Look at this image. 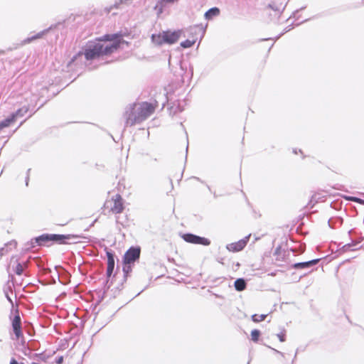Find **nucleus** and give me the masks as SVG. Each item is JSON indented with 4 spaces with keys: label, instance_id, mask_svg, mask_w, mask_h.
I'll use <instances>...</instances> for the list:
<instances>
[{
    "label": "nucleus",
    "instance_id": "nucleus-16",
    "mask_svg": "<svg viewBox=\"0 0 364 364\" xmlns=\"http://www.w3.org/2000/svg\"><path fill=\"white\" fill-rule=\"evenodd\" d=\"M196 43V40H189L187 39L181 43V47L184 48H188L192 47Z\"/></svg>",
    "mask_w": 364,
    "mask_h": 364
},
{
    "label": "nucleus",
    "instance_id": "nucleus-27",
    "mask_svg": "<svg viewBox=\"0 0 364 364\" xmlns=\"http://www.w3.org/2000/svg\"><path fill=\"white\" fill-rule=\"evenodd\" d=\"M10 364H21V363H18L15 359H12L11 361L10 362Z\"/></svg>",
    "mask_w": 364,
    "mask_h": 364
},
{
    "label": "nucleus",
    "instance_id": "nucleus-14",
    "mask_svg": "<svg viewBox=\"0 0 364 364\" xmlns=\"http://www.w3.org/2000/svg\"><path fill=\"white\" fill-rule=\"evenodd\" d=\"M219 14H220V10L218 8L214 7V8L209 9L205 14V16L207 19H210L213 16H216L219 15Z\"/></svg>",
    "mask_w": 364,
    "mask_h": 364
},
{
    "label": "nucleus",
    "instance_id": "nucleus-7",
    "mask_svg": "<svg viewBox=\"0 0 364 364\" xmlns=\"http://www.w3.org/2000/svg\"><path fill=\"white\" fill-rule=\"evenodd\" d=\"M182 238L186 242L195 245L208 246L210 244V240L209 239L206 237H200L191 233L183 234L182 235Z\"/></svg>",
    "mask_w": 364,
    "mask_h": 364
},
{
    "label": "nucleus",
    "instance_id": "nucleus-10",
    "mask_svg": "<svg viewBox=\"0 0 364 364\" xmlns=\"http://www.w3.org/2000/svg\"><path fill=\"white\" fill-rule=\"evenodd\" d=\"M319 262V259H312L309 262L295 263L292 265L294 269H305L316 264Z\"/></svg>",
    "mask_w": 364,
    "mask_h": 364
},
{
    "label": "nucleus",
    "instance_id": "nucleus-4",
    "mask_svg": "<svg viewBox=\"0 0 364 364\" xmlns=\"http://www.w3.org/2000/svg\"><path fill=\"white\" fill-rule=\"evenodd\" d=\"M182 31H164L157 34H152L151 41L156 46L163 44H173L176 43L181 36Z\"/></svg>",
    "mask_w": 364,
    "mask_h": 364
},
{
    "label": "nucleus",
    "instance_id": "nucleus-8",
    "mask_svg": "<svg viewBox=\"0 0 364 364\" xmlns=\"http://www.w3.org/2000/svg\"><path fill=\"white\" fill-rule=\"evenodd\" d=\"M11 326L13 331L15 334L16 338L19 340L23 338V335L21 328V319L18 314V311H16V314L11 320Z\"/></svg>",
    "mask_w": 364,
    "mask_h": 364
},
{
    "label": "nucleus",
    "instance_id": "nucleus-17",
    "mask_svg": "<svg viewBox=\"0 0 364 364\" xmlns=\"http://www.w3.org/2000/svg\"><path fill=\"white\" fill-rule=\"evenodd\" d=\"M260 336V331L257 329L252 330L251 331V338L252 341L257 342Z\"/></svg>",
    "mask_w": 364,
    "mask_h": 364
},
{
    "label": "nucleus",
    "instance_id": "nucleus-3",
    "mask_svg": "<svg viewBox=\"0 0 364 364\" xmlns=\"http://www.w3.org/2000/svg\"><path fill=\"white\" fill-rule=\"evenodd\" d=\"M79 235H57V234H43L36 239V242L39 245H46L48 242H52L54 243L64 245L71 243L70 241L73 240V242H76L75 240L82 238Z\"/></svg>",
    "mask_w": 364,
    "mask_h": 364
},
{
    "label": "nucleus",
    "instance_id": "nucleus-30",
    "mask_svg": "<svg viewBox=\"0 0 364 364\" xmlns=\"http://www.w3.org/2000/svg\"><path fill=\"white\" fill-rule=\"evenodd\" d=\"M21 364H24L23 363H21Z\"/></svg>",
    "mask_w": 364,
    "mask_h": 364
},
{
    "label": "nucleus",
    "instance_id": "nucleus-11",
    "mask_svg": "<svg viewBox=\"0 0 364 364\" xmlns=\"http://www.w3.org/2000/svg\"><path fill=\"white\" fill-rule=\"evenodd\" d=\"M29 111V106L25 105L18 109L14 113L11 114L14 119L16 120L18 117L24 116Z\"/></svg>",
    "mask_w": 364,
    "mask_h": 364
},
{
    "label": "nucleus",
    "instance_id": "nucleus-29",
    "mask_svg": "<svg viewBox=\"0 0 364 364\" xmlns=\"http://www.w3.org/2000/svg\"><path fill=\"white\" fill-rule=\"evenodd\" d=\"M159 14H161V13H162V8H161V7L159 8Z\"/></svg>",
    "mask_w": 364,
    "mask_h": 364
},
{
    "label": "nucleus",
    "instance_id": "nucleus-2",
    "mask_svg": "<svg viewBox=\"0 0 364 364\" xmlns=\"http://www.w3.org/2000/svg\"><path fill=\"white\" fill-rule=\"evenodd\" d=\"M158 107L159 103L156 100L151 102H142L134 105L126 112L127 124L132 127L143 122L151 116Z\"/></svg>",
    "mask_w": 364,
    "mask_h": 364
},
{
    "label": "nucleus",
    "instance_id": "nucleus-15",
    "mask_svg": "<svg viewBox=\"0 0 364 364\" xmlns=\"http://www.w3.org/2000/svg\"><path fill=\"white\" fill-rule=\"evenodd\" d=\"M267 314H254L252 316V320L255 323H259L264 321L267 318Z\"/></svg>",
    "mask_w": 364,
    "mask_h": 364
},
{
    "label": "nucleus",
    "instance_id": "nucleus-23",
    "mask_svg": "<svg viewBox=\"0 0 364 364\" xmlns=\"http://www.w3.org/2000/svg\"><path fill=\"white\" fill-rule=\"evenodd\" d=\"M41 36H42L41 33H38L36 36H32L31 38H28V39H26V41L28 43H30L33 40H36V39L41 38Z\"/></svg>",
    "mask_w": 364,
    "mask_h": 364
},
{
    "label": "nucleus",
    "instance_id": "nucleus-13",
    "mask_svg": "<svg viewBox=\"0 0 364 364\" xmlns=\"http://www.w3.org/2000/svg\"><path fill=\"white\" fill-rule=\"evenodd\" d=\"M235 288L237 291H241L245 289L246 288V282L243 279H237L235 282Z\"/></svg>",
    "mask_w": 364,
    "mask_h": 364
},
{
    "label": "nucleus",
    "instance_id": "nucleus-24",
    "mask_svg": "<svg viewBox=\"0 0 364 364\" xmlns=\"http://www.w3.org/2000/svg\"><path fill=\"white\" fill-rule=\"evenodd\" d=\"M277 337L279 338V340L281 341V342H284L285 341V337H286V335H285V333L284 332H281L277 334Z\"/></svg>",
    "mask_w": 364,
    "mask_h": 364
},
{
    "label": "nucleus",
    "instance_id": "nucleus-19",
    "mask_svg": "<svg viewBox=\"0 0 364 364\" xmlns=\"http://www.w3.org/2000/svg\"><path fill=\"white\" fill-rule=\"evenodd\" d=\"M71 220V219L68 217H67L65 219H61L59 217H58L56 218V224L58 225H67L70 221Z\"/></svg>",
    "mask_w": 364,
    "mask_h": 364
},
{
    "label": "nucleus",
    "instance_id": "nucleus-21",
    "mask_svg": "<svg viewBox=\"0 0 364 364\" xmlns=\"http://www.w3.org/2000/svg\"><path fill=\"white\" fill-rule=\"evenodd\" d=\"M346 198L348 200L356 202L358 203H360V204L364 205V200H363L361 198H359L357 197H353V196H348V197H346Z\"/></svg>",
    "mask_w": 364,
    "mask_h": 364
},
{
    "label": "nucleus",
    "instance_id": "nucleus-20",
    "mask_svg": "<svg viewBox=\"0 0 364 364\" xmlns=\"http://www.w3.org/2000/svg\"><path fill=\"white\" fill-rule=\"evenodd\" d=\"M24 270V266L21 263H17L14 272L17 275H21Z\"/></svg>",
    "mask_w": 364,
    "mask_h": 364
},
{
    "label": "nucleus",
    "instance_id": "nucleus-26",
    "mask_svg": "<svg viewBox=\"0 0 364 364\" xmlns=\"http://www.w3.org/2000/svg\"><path fill=\"white\" fill-rule=\"evenodd\" d=\"M63 357H60L58 361H57V363L58 364H61L63 363Z\"/></svg>",
    "mask_w": 364,
    "mask_h": 364
},
{
    "label": "nucleus",
    "instance_id": "nucleus-22",
    "mask_svg": "<svg viewBox=\"0 0 364 364\" xmlns=\"http://www.w3.org/2000/svg\"><path fill=\"white\" fill-rule=\"evenodd\" d=\"M114 265H107V276L108 277H111V275L112 274L113 271H114Z\"/></svg>",
    "mask_w": 364,
    "mask_h": 364
},
{
    "label": "nucleus",
    "instance_id": "nucleus-12",
    "mask_svg": "<svg viewBox=\"0 0 364 364\" xmlns=\"http://www.w3.org/2000/svg\"><path fill=\"white\" fill-rule=\"evenodd\" d=\"M16 120L14 119V117L11 114L9 117L4 119L0 122V130L9 127L11 124L14 123Z\"/></svg>",
    "mask_w": 364,
    "mask_h": 364
},
{
    "label": "nucleus",
    "instance_id": "nucleus-5",
    "mask_svg": "<svg viewBox=\"0 0 364 364\" xmlns=\"http://www.w3.org/2000/svg\"><path fill=\"white\" fill-rule=\"evenodd\" d=\"M141 250L139 247H130L123 257V271L129 273L132 271V266L139 259Z\"/></svg>",
    "mask_w": 364,
    "mask_h": 364
},
{
    "label": "nucleus",
    "instance_id": "nucleus-1",
    "mask_svg": "<svg viewBox=\"0 0 364 364\" xmlns=\"http://www.w3.org/2000/svg\"><path fill=\"white\" fill-rule=\"evenodd\" d=\"M121 33L105 34L97 38V42L91 43L84 51L87 60H92L102 56H108L117 51L124 42Z\"/></svg>",
    "mask_w": 364,
    "mask_h": 364
},
{
    "label": "nucleus",
    "instance_id": "nucleus-18",
    "mask_svg": "<svg viewBox=\"0 0 364 364\" xmlns=\"http://www.w3.org/2000/svg\"><path fill=\"white\" fill-rule=\"evenodd\" d=\"M106 255L107 257V265H114V258L113 253L109 251H107Z\"/></svg>",
    "mask_w": 364,
    "mask_h": 364
},
{
    "label": "nucleus",
    "instance_id": "nucleus-25",
    "mask_svg": "<svg viewBox=\"0 0 364 364\" xmlns=\"http://www.w3.org/2000/svg\"><path fill=\"white\" fill-rule=\"evenodd\" d=\"M177 1L178 0H161V4H171Z\"/></svg>",
    "mask_w": 364,
    "mask_h": 364
},
{
    "label": "nucleus",
    "instance_id": "nucleus-28",
    "mask_svg": "<svg viewBox=\"0 0 364 364\" xmlns=\"http://www.w3.org/2000/svg\"><path fill=\"white\" fill-rule=\"evenodd\" d=\"M28 97H23V102H28Z\"/></svg>",
    "mask_w": 364,
    "mask_h": 364
},
{
    "label": "nucleus",
    "instance_id": "nucleus-9",
    "mask_svg": "<svg viewBox=\"0 0 364 364\" xmlns=\"http://www.w3.org/2000/svg\"><path fill=\"white\" fill-rule=\"evenodd\" d=\"M246 246V242L243 240H241L237 242H233L230 244L228 246V249L229 251L231 252H240L242 250L244 249V247Z\"/></svg>",
    "mask_w": 364,
    "mask_h": 364
},
{
    "label": "nucleus",
    "instance_id": "nucleus-6",
    "mask_svg": "<svg viewBox=\"0 0 364 364\" xmlns=\"http://www.w3.org/2000/svg\"><path fill=\"white\" fill-rule=\"evenodd\" d=\"M104 208L108 209L109 212L113 214L122 213L124 209L122 197L119 194H116L105 201Z\"/></svg>",
    "mask_w": 364,
    "mask_h": 364
}]
</instances>
